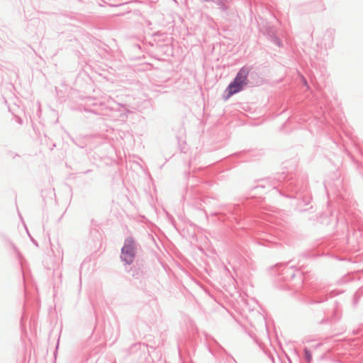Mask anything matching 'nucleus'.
<instances>
[{
    "label": "nucleus",
    "instance_id": "nucleus-1",
    "mask_svg": "<svg viewBox=\"0 0 363 363\" xmlns=\"http://www.w3.org/2000/svg\"><path fill=\"white\" fill-rule=\"evenodd\" d=\"M249 71L247 69L242 68L237 74L234 80L226 88L227 95L225 99H228L231 96L242 90L243 87L247 84V76Z\"/></svg>",
    "mask_w": 363,
    "mask_h": 363
},
{
    "label": "nucleus",
    "instance_id": "nucleus-2",
    "mask_svg": "<svg viewBox=\"0 0 363 363\" xmlns=\"http://www.w3.org/2000/svg\"><path fill=\"white\" fill-rule=\"evenodd\" d=\"M134 249V242L130 239L126 240L122 249V259L128 264H130L133 260L135 255Z\"/></svg>",
    "mask_w": 363,
    "mask_h": 363
},
{
    "label": "nucleus",
    "instance_id": "nucleus-3",
    "mask_svg": "<svg viewBox=\"0 0 363 363\" xmlns=\"http://www.w3.org/2000/svg\"><path fill=\"white\" fill-rule=\"evenodd\" d=\"M304 352H305V358L306 359L308 362H310L312 359V354H311V352L307 349H305Z\"/></svg>",
    "mask_w": 363,
    "mask_h": 363
}]
</instances>
